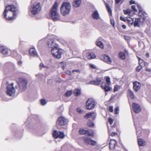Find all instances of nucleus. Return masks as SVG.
Here are the masks:
<instances>
[{
  "mask_svg": "<svg viewBox=\"0 0 151 151\" xmlns=\"http://www.w3.org/2000/svg\"><path fill=\"white\" fill-rule=\"evenodd\" d=\"M18 11L17 8L13 5H9L6 7L3 14L6 19L10 20L14 18L16 15L15 12Z\"/></svg>",
  "mask_w": 151,
  "mask_h": 151,
  "instance_id": "nucleus-1",
  "label": "nucleus"
},
{
  "mask_svg": "<svg viewBox=\"0 0 151 151\" xmlns=\"http://www.w3.org/2000/svg\"><path fill=\"white\" fill-rule=\"evenodd\" d=\"M137 6L139 10L138 15L139 17L135 18L134 23V25L135 27H139L140 25L142 24L145 21V17L144 15V14L142 13V9L141 6L139 5H138Z\"/></svg>",
  "mask_w": 151,
  "mask_h": 151,
  "instance_id": "nucleus-2",
  "label": "nucleus"
},
{
  "mask_svg": "<svg viewBox=\"0 0 151 151\" xmlns=\"http://www.w3.org/2000/svg\"><path fill=\"white\" fill-rule=\"evenodd\" d=\"M19 86V91L21 92L24 91L26 89L28 81L25 78H19L17 80Z\"/></svg>",
  "mask_w": 151,
  "mask_h": 151,
  "instance_id": "nucleus-3",
  "label": "nucleus"
},
{
  "mask_svg": "<svg viewBox=\"0 0 151 151\" xmlns=\"http://www.w3.org/2000/svg\"><path fill=\"white\" fill-rule=\"evenodd\" d=\"M71 9L70 4L68 2H64L62 4L60 7L61 13L63 15L65 16L70 13Z\"/></svg>",
  "mask_w": 151,
  "mask_h": 151,
  "instance_id": "nucleus-4",
  "label": "nucleus"
},
{
  "mask_svg": "<svg viewBox=\"0 0 151 151\" xmlns=\"http://www.w3.org/2000/svg\"><path fill=\"white\" fill-rule=\"evenodd\" d=\"M32 2L33 4L30 8V11L32 14L36 15L39 13L41 9L40 3L37 2L34 3L33 0Z\"/></svg>",
  "mask_w": 151,
  "mask_h": 151,
  "instance_id": "nucleus-5",
  "label": "nucleus"
},
{
  "mask_svg": "<svg viewBox=\"0 0 151 151\" xmlns=\"http://www.w3.org/2000/svg\"><path fill=\"white\" fill-rule=\"evenodd\" d=\"M58 3L55 2L50 11V15L54 21H57L59 19V14L57 12Z\"/></svg>",
  "mask_w": 151,
  "mask_h": 151,
  "instance_id": "nucleus-6",
  "label": "nucleus"
},
{
  "mask_svg": "<svg viewBox=\"0 0 151 151\" xmlns=\"http://www.w3.org/2000/svg\"><path fill=\"white\" fill-rule=\"evenodd\" d=\"M14 83H12L9 84L6 87V94L10 96H14L16 92L15 88H17V86H15V88L14 87Z\"/></svg>",
  "mask_w": 151,
  "mask_h": 151,
  "instance_id": "nucleus-7",
  "label": "nucleus"
},
{
  "mask_svg": "<svg viewBox=\"0 0 151 151\" xmlns=\"http://www.w3.org/2000/svg\"><path fill=\"white\" fill-rule=\"evenodd\" d=\"M97 103L95 100L92 99H88L86 103V106L87 109L88 110L93 109L96 105Z\"/></svg>",
  "mask_w": 151,
  "mask_h": 151,
  "instance_id": "nucleus-8",
  "label": "nucleus"
},
{
  "mask_svg": "<svg viewBox=\"0 0 151 151\" xmlns=\"http://www.w3.org/2000/svg\"><path fill=\"white\" fill-rule=\"evenodd\" d=\"M51 52L55 58H60L62 56L63 54V50L60 48H54L53 50H51Z\"/></svg>",
  "mask_w": 151,
  "mask_h": 151,
  "instance_id": "nucleus-9",
  "label": "nucleus"
},
{
  "mask_svg": "<svg viewBox=\"0 0 151 151\" xmlns=\"http://www.w3.org/2000/svg\"><path fill=\"white\" fill-rule=\"evenodd\" d=\"M47 44L48 47L52 48V50H53L54 48H58V45L55 43L53 36L50 38V40L48 41Z\"/></svg>",
  "mask_w": 151,
  "mask_h": 151,
  "instance_id": "nucleus-10",
  "label": "nucleus"
},
{
  "mask_svg": "<svg viewBox=\"0 0 151 151\" xmlns=\"http://www.w3.org/2000/svg\"><path fill=\"white\" fill-rule=\"evenodd\" d=\"M67 123V119L62 116L59 117L57 122V124L60 126L64 125L66 124Z\"/></svg>",
  "mask_w": 151,
  "mask_h": 151,
  "instance_id": "nucleus-11",
  "label": "nucleus"
},
{
  "mask_svg": "<svg viewBox=\"0 0 151 151\" xmlns=\"http://www.w3.org/2000/svg\"><path fill=\"white\" fill-rule=\"evenodd\" d=\"M83 141L85 144H88L93 146L96 145V141L91 139L89 137H84L83 138Z\"/></svg>",
  "mask_w": 151,
  "mask_h": 151,
  "instance_id": "nucleus-12",
  "label": "nucleus"
},
{
  "mask_svg": "<svg viewBox=\"0 0 151 151\" xmlns=\"http://www.w3.org/2000/svg\"><path fill=\"white\" fill-rule=\"evenodd\" d=\"M53 136L55 139L59 138L60 139H63L65 137V134L63 132H57V130H55L53 134Z\"/></svg>",
  "mask_w": 151,
  "mask_h": 151,
  "instance_id": "nucleus-13",
  "label": "nucleus"
},
{
  "mask_svg": "<svg viewBox=\"0 0 151 151\" xmlns=\"http://www.w3.org/2000/svg\"><path fill=\"white\" fill-rule=\"evenodd\" d=\"M100 58L102 60L109 64L111 63L112 62L109 56L104 54L101 56Z\"/></svg>",
  "mask_w": 151,
  "mask_h": 151,
  "instance_id": "nucleus-14",
  "label": "nucleus"
},
{
  "mask_svg": "<svg viewBox=\"0 0 151 151\" xmlns=\"http://www.w3.org/2000/svg\"><path fill=\"white\" fill-rule=\"evenodd\" d=\"M133 109L134 111L136 113H139L141 110L140 106L138 104L135 103L132 104Z\"/></svg>",
  "mask_w": 151,
  "mask_h": 151,
  "instance_id": "nucleus-15",
  "label": "nucleus"
},
{
  "mask_svg": "<svg viewBox=\"0 0 151 151\" xmlns=\"http://www.w3.org/2000/svg\"><path fill=\"white\" fill-rule=\"evenodd\" d=\"M96 116V113L94 112H89L86 114L84 116L85 119H88L90 118L92 120H94L95 119Z\"/></svg>",
  "mask_w": 151,
  "mask_h": 151,
  "instance_id": "nucleus-16",
  "label": "nucleus"
},
{
  "mask_svg": "<svg viewBox=\"0 0 151 151\" xmlns=\"http://www.w3.org/2000/svg\"><path fill=\"white\" fill-rule=\"evenodd\" d=\"M102 78H98L96 79V80L91 81H90L88 84L97 85L99 84L101 82Z\"/></svg>",
  "mask_w": 151,
  "mask_h": 151,
  "instance_id": "nucleus-17",
  "label": "nucleus"
},
{
  "mask_svg": "<svg viewBox=\"0 0 151 151\" xmlns=\"http://www.w3.org/2000/svg\"><path fill=\"white\" fill-rule=\"evenodd\" d=\"M141 84L137 81L133 83V89L135 91H137L140 89L141 87Z\"/></svg>",
  "mask_w": 151,
  "mask_h": 151,
  "instance_id": "nucleus-18",
  "label": "nucleus"
},
{
  "mask_svg": "<svg viewBox=\"0 0 151 151\" xmlns=\"http://www.w3.org/2000/svg\"><path fill=\"white\" fill-rule=\"evenodd\" d=\"M117 144V142L115 140L113 139H111L109 143L110 148L111 150L114 149Z\"/></svg>",
  "mask_w": 151,
  "mask_h": 151,
  "instance_id": "nucleus-19",
  "label": "nucleus"
},
{
  "mask_svg": "<svg viewBox=\"0 0 151 151\" xmlns=\"http://www.w3.org/2000/svg\"><path fill=\"white\" fill-rule=\"evenodd\" d=\"M29 53L30 55L33 56L37 57L38 56V54L36 52L35 49L33 48H30L29 50Z\"/></svg>",
  "mask_w": 151,
  "mask_h": 151,
  "instance_id": "nucleus-20",
  "label": "nucleus"
},
{
  "mask_svg": "<svg viewBox=\"0 0 151 151\" xmlns=\"http://www.w3.org/2000/svg\"><path fill=\"white\" fill-rule=\"evenodd\" d=\"M92 17L94 19L97 20L100 18L99 14L97 10H96L92 14Z\"/></svg>",
  "mask_w": 151,
  "mask_h": 151,
  "instance_id": "nucleus-21",
  "label": "nucleus"
},
{
  "mask_svg": "<svg viewBox=\"0 0 151 151\" xmlns=\"http://www.w3.org/2000/svg\"><path fill=\"white\" fill-rule=\"evenodd\" d=\"M81 3V0H74L73 2V5L75 7H78L80 6Z\"/></svg>",
  "mask_w": 151,
  "mask_h": 151,
  "instance_id": "nucleus-22",
  "label": "nucleus"
},
{
  "mask_svg": "<svg viewBox=\"0 0 151 151\" xmlns=\"http://www.w3.org/2000/svg\"><path fill=\"white\" fill-rule=\"evenodd\" d=\"M0 52L3 54H7L8 50L4 46H1L0 47Z\"/></svg>",
  "mask_w": 151,
  "mask_h": 151,
  "instance_id": "nucleus-23",
  "label": "nucleus"
},
{
  "mask_svg": "<svg viewBox=\"0 0 151 151\" xmlns=\"http://www.w3.org/2000/svg\"><path fill=\"white\" fill-rule=\"evenodd\" d=\"M101 38V37L99 38L96 41V45L97 46L99 47L101 49H103L104 48V45L102 42L99 41V40H100V39Z\"/></svg>",
  "mask_w": 151,
  "mask_h": 151,
  "instance_id": "nucleus-24",
  "label": "nucleus"
},
{
  "mask_svg": "<svg viewBox=\"0 0 151 151\" xmlns=\"http://www.w3.org/2000/svg\"><path fill=\"white\" fill-rule=\"evenodd\" d=\"M87 57L88 59L90 60L95 58L96 56L94 53L91 52L88 54Z\"/></svg>",
  "mask_w": 151,
  "mask_h": 151,
  "instance_id": "nucleus-25",
  "label": "nucleus"
},
{
  "mask_svg": "<svg viewBox=\"0 0 151 151\" xmlns=\"http://www.w3.org/2000/svg\"><path fill=\"white\" fill-rule=\"evenodd\" d=\"M101 87L102 89H104L106 92H108L112 89L111 87H110L109 86H104L102 85L101 86Z\"/></svg>",
  "mask_w": 151,
  "mask_h": 151,
  "instance_id": "nucleus-26",
  "label": "nucleus"
},
{
  "mask_svg": "<svg viewBox=\"0 0 151 151\" xmlns=\"http://www.w3.org/2000/svg\"><path fill=\"white\" fill-rule=\"evenodd\" d=\"M138 142L140 146H143L145 145V142L141 139H139Z\"/></svg>",
  "mask_w": 151,
  "mask_h": 151,
  "instance_id": "nucleus-27",
  "label": "nucleus"
},
{
  "mask_svg": "<svg viewBox=\"0 0 151 151\" xmlns=\"http://www.w3.org/2000/svg\"><path fill=\"white\" fill-rule=\"evenodd\" d=\"M119 58L122 59L124 60L125 59L126 56L124 53L122 52H120L119 54Z\"/></svg>",
  "mask_w": 151,
  "mask_h": 151,
  "instance_id": "nucleus-28",
  "label": "nucleus"
},
{
  "mask_svg": "<svg viewBox=\"0 0 151 151\" xmlns=\"http://www.w3.org/2000/svg\"><path fill=\"white\" fill-rule=\"evenodd\" d=\"M94 134L93 132L91 130H87L86 135L88 136H93Z\"/></svg>",
  "mask_w": 151,
  "mask_h": 151,
  "instance_id": "nucleus-29",
  "label": "nucleus"
},
{
  "mask_svg": "<svg viewBox=\"0 0 151 151\" xmlns=\"http://www.w3.org/2000/svg\"><path fill=\"white\" fill-rule=\"evenodd\" d=\"M105 4L106 5V8L107 9L108 12L110 13L111 14H112V10L110 8L109 4L106 2H105Z\"/></svg>",
  "mask_w": 151,
  "mask_h": 151,
  "instance_id": "nucleus-30",
  "label": "nucleus"
},
{
  "mask_svg": "<svg viewBox=\"0 0 151 151\" xmlns=\"http://www.w3.org/2000/svg\"><path fill=\"white\" fill-rule=\"evenodd\" d=\"M128 93L129 97L131 98H133L134 97V95L133 92L130 89L128 90Z\"/></svg>",
  "mask_w": 151,
  "mask_h": 151,
  "instance_id": "nucleus-31",
  "label": "nucleus"
},
{
  "mask_svg": "<svg viewBox=\"0 0 151 151\" xmlns=\"http://www.w3.org/2000/svg\"><path fill=\"white\" fill-rule=\"evenodd\" d=\"M139 62V65L145 66V62L144 61L142 60L141 59L139 58H138Z\"/></svg>",
  "mask_w": 151,
  "mask_h": 151,
  "instance_id": "nucleus-32",
  "label": "nucleus"
},
{
  "mask_svg": "<svg viewBox=\"0 0 151 151\" xmlns=\"http://www.w3.org/2000/svg\"><path fill=\"white\" fill-rule=\"evenodd\" d=\"M87 132V130L82 129H81L79 130V132L81 134H86Z\"/></svg>",
  "mask_w": 151,
  "mask_h": 151,
  "instance_id": "nucleus-33",
  "label": "nucleus"
},
{
  "mask_svg": "<svg viewBox=\"0 0 151 151\" xmlns=\"http://www.w3.org/2000/svg\"><path fill=\"white\" fill-rule=\"evenodd\" d=\"M81 91L79 90L76 89L74 91V95L77 96H78L80 93Z\"/></svg>",
  "mask_w": 151,
  "mask_h": 151,
  "instance_id": "nucleus-34",
  "label": "nucleus"
},
{
  "mask_svg": "<svg viewBox=\"0 0 151 151\" xmlns=\"http://www.w3.org/2000/svg\"><path fill=\"white\" fill-rule=\"evenodd\" d=\"M40 69L42 68H44L46 69H48L49 67L46 66L43 63H40Z\"/></svg>",
  "mask_w": 151,
  "mask_h": 151,
  "instance_id": "nucleus-35",
  "label": "nucleus"
},
{
  "mask_svg": "<svg viewBox=\"0 0 151 151\" xmlns=\"http://www.w3.org/2000/svg\"><path fill=\"white\" fill-rule=\"evenodd\" d=\"M123 12L124 14H128L129 15L131 12L130 10L129 9L124 10Z\"/></svg>",
  "mask_w": 151,
  "mask_h": 151,
  "instance_id": "nucleus-36",
  "label": "nucleus"
},
{
  "mask_svg": "<svg viewBox=\"0 0 151 151\" xmlns=\"http://www.w3.org/2000/svg\"><path fill=\"white\" fill-rule=\"evenodd\" d=\"M127 21L129 25L132 24L134 22L133 19H127Z\"/></svg>",
  "mask_w": 151,
  "mask_h": 151,
  "instance_id": "nucleus-37",
  "label": "nucleus"
},
{
  "mask_svg": "<svg viewBox=\"0 0 151 151\" xmlns=\"http://www.w3.org/2000/svg\"><path fill=\"white\" fill-rule=\"evenodd\" d=\"M106 82L107 84L108 85H109L111 83V82L110 81V78L109 77L107 76L106 78Z\"/></svg>",
  "mask_w": 151,
  "mask_h": 151,
  "instance_id": "nucleus-38",
  "label": "nucleus"
},
{
  "mask_svg": "<svg viewBox=\"0 0 151 151\" xmlns=\"http://www.w3.org/2000/svg\"><path fill=\"white\" fill-rule=\"evenodd\" d=\"M40 102L41 105H44L47 103V102L46 100L45 99H41Z\"/></svg>",
  "mask_w": 151,
  "mask_h": 151,
  "instance_id": "nucleus-39",
  "label": "nucleus"
},
{
  "mask_svg": "<svg viewBox=\"0 0 151 151\" xmlns=\"http://www.w3.org/2000/svg\"><path fill=\"white\" fill-rule=\"evenodd\" d=\"M87 125L88 126L92 127L94 126V123L92 122H88L87 123Z\"/></svg>",
  "mask_w": 151,
  "mask_h": 151,
  "instance_id": "nucleus-40",
  "label": "nucleus"
},
{
  "mask_svg": "<svg viewBox=\"0 0 151 151\" xmlns=\"http://www.w3.org/2000/svg\"><path fill=\"white\" fill-rule=\"evenodd\" d=\"M72 93V92L71 91H68L65 93V96L69 97L71 95Z\"/></svg>",
  "mask_w": 151,
  "mask_h": 151,
  "instance_id": "nucleus-41",
  "label": "nucleus"
},
{
  "mask_svg": "<svg viewBox=\"0 0 151 151\" xmlns=\"http://www.w3.org/2000/svg\"><path fill=\"white\" fill-rule=\"evenodd\" d=\"M124 1V0H115V3L116 4H118L120 3L122 4Z\"/></svg>",
  "mask_w": 151,
  "mask_h": 151,
  "instance_id": "nucleus-42",
  "label": "nucleus"
},
{
  "mask_svg": "<svg viewBox=\"0 0 151 151\" xmlns=\"http://www.w3.org/2000/svg\"><path fill=\"white\" fill-rule=\"evenodd\" d=\"M119 86L117 85H115L114 86V92H115L116 91H117L119 90Z\"/></svg>",
  "mask_w": 151,
  "mask_h": 151,
  "instance_id": "nucleus-43",
  "label": "nucleus"
},
{
  "mask_svg": "<svg viewBox=\"0 0 151 151\" xmlns=\"http://www.w3.org/2000/svg\"><path fill=\"white\" fill-rule=\"evenodd\" d=\"M143 66H142V65H139V66H138L137 68V71H138V72H139V71L140 70L142 69V67Z\"/></svg>",
  "mask_w": 151,
  "mask_h": 151,
  "instance_id": "nucleus-44",
  "label": "nucleus"
},
{
  "mask_svg": "<svg viewBox=\"0 0 151 151\" xmlns=\"http://www.w3.org/2000/svg\"><path fill=\"white\" fill-rule=\"evenodd\" d=\"M108 132H109V135H110V136H113L114 135H116L117 134V133L116 132H112V133H111L110 134L109 133V130L108 131Z\"/></svg>",
  "mask_w": 151,
  "mask_h": 151,
  "instance_id": "nucleus-45",
  "label": "nucleus"
},
{
  "mask_svg": "<svg viewBox=\"0 0 151 151\" xmlns=\"http://www.w3.org/2000/svg\"><path fill=\"white\" fill-rule=\"evenodd\" d=\"M108 121L110 124H111L113 122V120L111 118H109L108 119Z\"/></svg>",
  "mask_w": 151,
  "mask_h": 151,
  "instance_id": "nucleus-46",
  "label": "nucleus"
},
{
  "mask_svg": "<svg viewBox=\"0 0 151 151\" xmlns=\"http://www.w3.org/2000/svg\"><path fill=\"white\" fill-rule=\"evenodd\" d=\"M119 109L118 107H117L115 109V113L117 114L119 112Z\"/></svg>",
  "mask_w": 151,
  "mask_h": 151,
  "instance_id": "nucleus-47",
  "label": "nucleus"
},
{
  "mask_svg": "<svg viewBox=\"0 0 151 151\" xmlns=\"http://www.w3.org/2000/svg\"><path fill=\"white\" fill-rule=\"evenodd\" d=\"M93 69H96V67L94 64H91L89 65Z\"/></svg>",
  "mask_w": 151,
  "mask_h": 151,
  "instance_id": "nucleus-48",
  "label": "nucleus"
},
{
  "mask_svg": "<svg viewBox=\"0 0 151 151\" xmlns=\"http://www.w3.org/2000/svg\"><path fill=\"white\" fill-rule=\"evenodd\" d=\"M109 110L110 112H112L113 111V106H110L109 107Z\"/></svg>",
  "mask_w": 151,
  "mask_h": 151,
  "instance_id": "nucleus-49",
  "label": "nucleus"
},
{
  "mask_svg": "<svg viewBox=\"0 0 151 151\" xmlns=\"http://www.w3.org/2000/svg\"><path fill=\"white\" fill-rule=\"evenodd\" d=\"M132 9L134 10V12H137V10L135 8V6L134 5H132Z\"/></svg>",
  "mask_w": 151,
  "mask_h": 151,
  "instance_id": "nucleus-50",
  "label": "nucleus"
},
{
  "mask_svg": "<svg viewBox=\"0 0 151 151\" xmlns=\"http://www.w3.org/2000/svg\"><path fill=\"white\" fill-rule=\"evenodd\" d=\"M111 24L113 25L114 27V20L111 19Z\"/></svg>",
  "mask_w": 151,
  "mask_h": 151,
  "instance_id": "nucleus-51",
  "label": "nucleus"
},
{
  "mask_svg": "<svg viewBox=\"0 0 151 151\" xmlns=\"http://www.w3.org/2000/svg\"><path fill=\"white\" fill-rule=\"evenodd\" d=\"M120 19L123 21H124V22H126V19L124 17H122V16H121L120 17Z\"/></svg>",
  "mask_w": 151,
  "mask_h": 151,
  "instance_id": "nucleus-52",
  "label": "nucleus"
},
{
  "mask_svg": "<svg viewBox=\"0 0 151 151\" xmlns=\"http://www.w3.org/2000/svg\"><path fill=\"white\" fill-rule=\"evenodd\" d=\"M73 72H74L75 71L78 73H80L81 72V70L79 69H77V70H74L73 71Z\"/></svg>",
  "mask_w": 151,
  "mask_h": 151,
  "instance_id": "nucleus-53",
  "label": "nucleus"
},
{
  "mask_svg": "<svg viewBox=\"0 0 151 151\" xmlns=\"http://www.w3.org/2000/svg\"><path fill=\"white\" fill-rule=\"evenodd\" d=\"M77 111L79 113H81L82 112V111L81 109L78 108L77 109Z\"/></svg>",
  "mask_w": 151,
  "mask_h": 151,
  "instance_id": "nucleus-54",
  "label": "nucleus"
},
{
  "mask_svg": "<svg viewBox=\"0 0 151 151\" xmlns=\"http://www.w3.org/2000/svg\"><path fill=\"white\" fill-rule=\"evenodd\" d=\"M107 45H108V48L109 49H111V48L112 47H111V45L110 44L108 43L107 44Z\"/></svg>",
  "mask_w": 151,
  "mask_h": 151,
  "instance_id": "nucleus-55",
  "label": "nucleus"
},
{
  "mask_svg": "<svg viewBox=\"0 0 151 151\" xmlns=\"http://www.w3.org/2000/svg\"><path fill=\"white\" fill-rule=\"evenodd\" d=\"M135 4V2L134 1H133V0H132L130 1V4Z\"/></svg>",
  "mask_w": 151,
  "mask_h": 151,
  "instance_id": "nucleus-56",
  "label": "nucleus"
},
{
  "mask_svg": "<svg viewBox=\"0 0 151 151\" xmlns=\"http://www.w3.org/2000/svg\"><path fill=\"white\" fill-rule=\"evenodd\" d=\"M142 13L143 14H144V16L145 17H146V16H145V15H147V13H146V12H143L142 11Z\"/></svg>",
  "mask_w": 151,
  "mask_h": 151,
  "instance_id": "nucleus-57",
  "label": "nucleus"
},
{
  "mask_svg": "<svg viewBox=\"0 0 151 151\" xmlns=\"http://www.w3.org/2000/svg\"><path fill=\"white\" fill-rule=\"evenodd\" d=\"M122 27L123 29H125L126 28V26L125 25H123Z\"/></svg>",
  "mask_w": 151,
  "mask_h": 151,
  "instance_id": "nucleus-58",
  "label": "nucleus"
},
{
  "mask_svg": "<svg viewBox=\"0 0 151 151\" xmlns=\"http://www.w3.org/2000/svg\"><path fill=\"white\" fill-rule=\"evenodd\" d=\"M18 64L19 65H21L22 63V62L21 61H19L18 62Z\"/></svg>",
  "mask_w": 151,
  "mask_h": 151,
  "instance_id": "nucleus-59",
  "label": "nucleus"
},
{
  "mask_svg": "<svg viewBox=\"0 0 151 151\" xmlns=\"http://www.w3.org/2000/svg\"><path fill=\"white\" fill-rule=\"evenodd\" d=\"M146 70L147 71H149V72H150L151 71V70L149 68H147L146 69Z\"/></svg>",
  "mask_w": 151,
  "mask_h": 151,
  "instance_id": "nucleus-60",
  "label": "nucleus"
},
{
  "mask_svg": "<svg viewBox=\"0 0 151 151\" xmlns=\"http://www.w3.org/2000/svg\"><path fill=\"white\" fill-rule=\"evenodd\" d=\"M140 132V131H137V135H138V136H139V135H138V133H139V132Z\"/></svg>",
  "mask_w": 151,
  "mask_h": 151,
  "instance_id": "nucleus-61",
  "label": "nucleus"
},
{
  "mask_svg": "<svg viewBox=\"0 0 151 151\" xmlns=\"http://www.w3.org/2000/svg\"><path fill=\"white\" fill-rule=\"evenodd\" d=\"M114 97H113L112 96H111V97L110 98V99L111 100Z\"/></svg>",
  "mask_w": 151,
  "mask_h": 151,
  "instance_id": "nucleus-62",
  "label": "nucleus"
},
{
  "mask_svg": "<svg viewBox=\"0 0 151 151\" xmlns=\"http://www.w3.org/2000/svg\"><path fill=\"white\" fill-rule=\"evenodd\" d=\"M63 69H64V67H63Z\"/></svg>",
  "mask_w": 151,
  "mask_h": 151,
  "instance_id": "nucleus-63",
  "label": "nucleus"
},
{
  "mask_svg": "<svg viewBox=\"0 0 151 151\" xmlns=\"http://www.w3.org/2000/svg\"><path fill=\"white\" fill-rule=\"evenodd\" d=\"M107 93H106L105 95H107Z\"/></svg>",
  "mask_w": 151,
  "mask_h": 151,
  "instance_id": "nucleus-64",
  "label": "nucleus"
}]
</instances>
